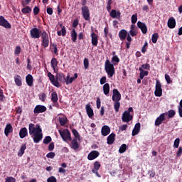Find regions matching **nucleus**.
I'll return each mask as SVG.
<instances>
[{"label": "nucleus", "mask_w": 182, "mask_h": 182, "mask_svg": "<svg viewBox=\"0 0 182 182\" xmlns=\"http://www.w3.org/2000/svg\"><path fill=\"white\" fill-rule=\"evenodd\" d=\"M28 130L29 134L31 136H33V134L41 132V130H42V128H41V126H39V124H37L35 127V124L31 123L28 124Z\"/></svg>", "instance_id": "39448f33"}, {"label": "nucleus", "mask_w": 182, "mask_h": 182, "mask_svg": "<svg viewBox=\"0 0 182 182\" xmlns=\"http://www.w3.org/2000/svg\"><path fill=\"white\" fill-rule=\"evenodd\" d=\"M131 22H132V23H133V25H134V23H136V22H137V14H133L132 16Z\"/></svg>", "instance_id": "8fccbe9b"}, {"label": "nucleus", "mask_w": 182, "mask_h": 182, "mask_svg": "<svg viewBox=\"0 0 182 182\" xmlns=\"http://www.w3.org/2000/svg\"><path fill=\"white\" fill-rule=\"evenodd\" d=\"M114 107L116 112H119V109H120V102L119 101H114Z\"/></svg>", "instance_id": "a18cd8bd"}, {"label": "nucleus", "mask_w": 182, "mask_h": 182, "mask_svg": "<svg viewBox=\"0 0 182 182\" xmlns=\"http://www.w3.org/2000/svg\"><path fill=\"white\" fill-rule=\"evenodd\" d=\"M25 150H26V144H22L21 149L18 152V157H22V156H23Z\"/></svg>", "instance_id": "2f4dec72"}, {"label": "nucleus", "mask_w": 182, "mask_h": 182, "mask_svg": "<svg viewBox=\"0 0 182 182\" xmlns=\"http://www.w3.org/2000/svg\"><path fill=\"white\" fill-rule=\"evenodd\" d=\"M72 133L76 140H80V134H79V132L77 130H76V129H73L72 130Z\"/></svg>", "instance_id": "4c0bfd02"}, {"label": "nucleus", "mask_w": 182, "mask_h": 182, "mask_svg": "<svg viewBox=\"0 0 182 182\" xmlns=\"http://www.w3.org/2000/svg\"><path fill=\"white\" fill-rule=\"evenodd\" d=\"M56 80L61 82V83H66V78L65 77V75L63 73H57L55 75Z\"/></svg>", "instance_id": "5701e85b"}, {"label": "nucleus", "mask_w": 182, "mask_h": 182, "mask_svg": "<svg viewBox=\"0 0 182 182\" xmlns=\"http://www.w3.org/2000/svg\"><path fill=\"white\" fill-rule=\"evenodd\" d=\"M148 46H149V43H147V41H146L144 46L142 47V49H141L142 53H146L147 52Z\"/></svg>", "instance_id": "09e8293b"}, {"label": "nucleus", "mask_w": 182, "mask_h": 182, "mask_svg": "<svg viewBox=\"0 0 182 182\" xmlns=\"http://www.w3.org/2000/svg\"><path fill=\"white\" fill-rule=\"evenodd\" d=\"M105 69L108 77H113V75L116 73L114 65L112 64L109 60H106L105 61Z\"/></svg>", "instance_id": "f03ea898"}, {"label": "nucleus", "mask_w": 182, "mask_h": 182, "mask_svg": "<svg viewBox=\"0 0 182 182\" xmlns=\"http://www.w3.org/2000/svg\"><path fill=\"white\" fill-rule=\"evenodd\" d=\"M14 132V128H12V125L11 124H7L4 129V134L8 137L9 136V133H12Z\"/></svg>", "instance_id": "6ab92c4d"}, {"label": "nucleus", "mask_w": 182, "mask_h": 182, "mask_svg": "<svg viewBox=\"0 0 182 182\" xmlns=\"http://www.w3.org/2000/svg\"><path fill=\"white\" fill-rule=\"evenodd\" d=\"M122 122L123 123H129L133 119V116L130 114H122Z\"/></svg>", "instance_id": "a878e982"}, {"label": "nucleus", "mask_w": 182, "mask_h": 182, "mask_svg": "<svg viewBox=\"0 0 182 182\" xmlns=\"http://www.w3.org/2000/svg\"><path fill=\"white\" fill-rule=\"evenodd\" d=\"M87 4V0H82L81 8L82 16L85 21H90V11H89V7L86 6Z\"/></svg>", "instance_id": "f257e3e1"}, {"label": "nucleus", "mask_w": 182, "mask_h": 182, "mask_svg": "<svg viewBox=\"0 0 182 182\" xmlns=\"http://www.w3.org/2000/svg\"><path fill=\"white\" fill-rule=\"evenodd\" d=\"M180 145V139L178 138L176 139L173 143L174 149H178V146Z\"/></svg>", "instance_id": "3c124183"}, {"label": "nucleus", "mask_w": 182, "mask_h": 182, "mask_svg": "<svg viewBox=\"0 0 182 182\" xmlns=\"http://www.w3.org/2000/svg\"><path fill=\"white\" fill-rule=\"evenodd\" d=\"M42 43L41 45L43 48H48L49 46V36L48 33L43 31L41 33Z\"/></svg>", "instance_id": "423d86ee"}, {"label": "nucleus", "mask_w": 182, "mask_h": 182, "mask_svg": "<svg viewBox=\"0 0 182 182\" xmlns=\"http://www.w3.org/2000/svg\"><path fill=\"white\" fill-rule=\"evenodd\" d=\"M58 93H56V92L53 91L51 93V101L54 103L55 106H56V107H58L59 106V103H58Z\"/></svg>", "instance_id": "dca6fc26"}, {"label": "nucleus", "mask_w": 182, "mask_h": 182, "mask_svg": "<svg viewBox=\"0 0 182 182\" xmlns=\"http://www.w3.org/2000/svg\"><path fill=\"white\" fill-rule=\"evenodd\" d=\"M60 136L62 137L64 141L69 140L70 141L72 140V136H70V131L68 129H65L63 131L58 130Z\"/></svg>", "instance_id": "7ed1b4c3"}, {"label": "nucleus", "mask_w": 182, "mask_h": 182, "mask_svg": "<svg viewBox=\"0 0 182 182\" xmlns=\"http://www.w3.org/2000/svg\"><path fill=\"white\" fill-rule=\"evenodd\" d=\"M19 137L20 139H25V137H28V129H26V127H23L20 129Z\"/></svg>", "instance_id": "aec40b11"}, {"label": "nucleus", "mask_w": 182, "mask_h": 182, "mask_svg": "<svg viewBox=\"0 0 182 182\" xmlns=\"http://www.w3.org/2000/svg\"><path fill=\"white\" fill-rule=\"evenodd\" d=\"M33 140L34 143H39L43 139V134H42V129L36 132V134H33Z\"/></svg>", "instance_id": "9b49d317"}, {"label": "nucleus", "mask_w": 182, "mask_h": 182, "mask_svg": "<svg viewBox=\"0 0 182 182\" xmlns=\"http://www.w3.org/2000/svg\"><path fill=\"white\" fill-rule=\"evenodd\" d=\"M71 147L73 150H77V149H79V143L77 142V139H74L72 141Z\"/></svg>", "instance_id": "7c9ffc66"}, {"label": "nucleus", "mask_w": 182, "mask_h": 182, "mask_svg": "<svg viewBox=\"0 0 182 182\" xmlns=\"http://www.w3.org/2000/svg\"><path fill=\"white\" fill-rule=\"evenodd\" d=\"M139 70L140 72V74H139L140 79L143 80L144 79V76H149V71H145L141 68H139Z\"/></svg>", "instance_id": "c756f323"}, {"label": "nucleus", "mask_w": 182, "mask_h": 182, "mask_svg": "<svg viewBox=\"0 0 182 182\" xmlns=\"http://www.w3.org/2000/svg\"><path fill=\"white\" fill-rule=\"evenodd\" d=\"M182 154V147L180 146L177 153H176V157H180Z\"/></svg>", "instance_id": "338daca9"}, {"label": "nucleus", "mask_w": 182, "mask_h": 182, "mask_svg": "<svg viewBox=\"0 0 182 182\" xmlns=\"http://www.w3.org/2000/svg\"><path fill=\"white\" fill-rule=\"evenodd\" d=\"M112 62L113 65H116V63H119V62H120V58H119L117 55H114L112 58Z\"/></svg>", "instance_id": "37998d69"}, {"label": "nucleus", "mask_w": 182, "mask_h": 182, "mask_svg": "<svg viewBox=\"0 0 182 182\" xmlns=\"http://www.w3.org/2000/svg\"><path fill=\"white\" fill-rule=\"evenodd\" d=\"M154 95L156 97H161L163 96V89L161 88V82L156 80Z\"/></svg>", "instance_id": "20e7f679"}, {"label": "nucleus", "mask_w": 182, "mask_h": 182, "mask_svg": "<svg viewBox=\"0 0 182 182\" xmlns=\"http://www.w3.org/2000/svg\"><path fill=\"white\" fill-rule=\"evenodd\" d=\"M137 26L139 29H141L142 33H144V35H146V33H147V26L146 25V23L141 22V21H138L137 22Z\"/></svg>", "instance_id": "4468645a"}, {"label": "nucleus", "mask_w": 182, "mask_h": 182, "mask_svg": "<svg viewBox=\"0 0 182 182\" xmlns=\"http://www.w3.org/2000/svg\"><path fill=\"white\" fill-rule=\"evenodd\" d=\"M99 168H100V163L97 161L94 163V168L92 170L99 171Z\"/></svg>", "instance_id": "49530a36"}, {"label": "nucleus", "mask_w": 182, "mask_h": 182, "mask_svg": "<svg viewBox=\"0 0 182 182\" xmlns=\"http://www.w3.org/2000/svg\"><path fill=\"white\" fill-rule=\"evenodd\" d=\"M0 26H3L6 29H11V28H12L11 23H9V22H8L3 16H0Z\"/></svg>", "instance_id": "9d476101"}, {"label": "nucleus", "mask_w": 182, "mask_h": 182, "mask_svg": "<svg viewBox=\"0 0 182 182\" xmlns=\"http://www.w3.org/2000/svg\"><path fill=\"white\" fill-rule=\"evenodd\" d=\"M5 96L4 95V90L0 88V102H4Z\"/></svg>", "instance_id": "603ef678"}, {"label": "nucleus", "mask_w": 182, "mask_h": 182, "mask_svg": "<svg viewBox=\"0 0 182 182\" xmlns=\"http://www.w3.org/2000/svg\"><path fill=\"white\" fill-rule=\"evenodd\" d=\"M130 113H133V107H129L127 110L124 111L123 114H130Z\"/></svg>", "instance_id": "052dcab7"}, {"label": "nucleus", "mask_w": 182, "mask_h": 182, "mask_svg": "<svg viewBox=\"0 0 182 182\" xmlns=\"http://www.w3.org/2000/svg\"><path fill=\"white\" fill-rule=\"evenodd\" d=\"M39 11H41V9H39V7L38 6H35L33 8V12L35 16L38 15L39 14Z\"/></svg>", "instance_id": "13d9d810"}, {"label": "nucleus", "mask_w": 182, "mask_h": 182, "mask_svg": "<svg viewBox=\"0 0 182 182\" xmlns=\"http://www.w3.org/2000/svg\"><path fill=\"white\" fill-rule=\"evenodd\" d=\"M85 109L87 114H94L93 109H92L90 104H87L85 107Z\"/></svg>", "instance_id": "58836bf2"}, {"label": "nucleus", "mask_w": 182, "mask_h": 182, "mask_svg": "<svg viewBox=\"0 0 182 182\" xmlns=\"http://www.w3.org/2000/svg\"><path fill=\"white\" fill-rule=\"evenodd\" d=\"M51 68H53L54 72L56 73L58 72V70H56V68H58V59L55 58H52L50 61Z\"/></svg>", "instance_id": "cd10ccee"}, {"label": "nucleus", "mask_w": 182, "mask_h": 182, "mask_svg": "<svg viewBox=\"0 0 182 182\" xmlns=\"http://www.w3.org/2000/svg\"><path fill=\"white\" fill-rule=\"evenodd\" d=\"M47 108L45 107V105H36L34 108L33 112L36 114H39V113H43L45 112H46Z\"/></svg>", "instance_id": "f8f14e48"}, {"label": "nucleus", "mask_w": 182, "mask_h": 182, "mask_svg": "<svg viewBox=\"0 0 182 182\" xmlns=\"http://www.w3.org/2000/svg\"><path fill=\"white\" fill-rule=\"evenodd\" d=\"M103 92L104 95H105L106 96H107V95L110 93V85H109V83H105L103 85Z\"/></svg>", "instance_id": "c85d7f7f"}, {"label": "nucleus", "mask_w": 182, "mask_h": 182, "mask_svg": "<svg viewBox=\"0 0 182 182\" xmlns=\"http://www.w3.org/2000/svg\"><path fill=\"white\" fill-rule=\"evenodd\" d=\"M14 82H15L16 86H22V80H21V75L15 76Z\"/></svg>", "instance_id": "72a5a7b5"}, {"label": "nucleus", "mask_w": 182, "mask_h": 182, "mask_svg": "<svg viewBox=\"0 0 182 182\" xmlns=\"http://www.w3.org/2000/svg\"><path fill=\"white\" fill-rule=\"evenodd\" d=\"M41 33H42V31L37 28H33L30 31V35L33 39H39L41 38Z\"/></svg>", "instance_id": "0eeeda50"}, {"label": "nucleus", "mask_w": 182, "mask_h": 182, "mask_svg": "<svg viewBox=\"0 0 182 182\" xmlns=\"http://www.w3.org/2000/svg\"><path fill=\"white\" fill-rule=\"evenodd\" d=\"M55 156V152H50L46 154L47 159H54Z\"/></svg>", "instance_id": "6e6d98bb"}, {"label": "nucleus", "mask_w": 182, "mask_h": 182, "mask_svg": "<svg viewBox=\"0 0 182 182\" xmlns=\"http://www.w3.org/2000/svg\"><path fill=\"white\" fill-rule=\"evenodd\" d=\"M167 25L170 29H174V28H176V18H174V17L169 18Z\"/></svg>", "instance_id": "2eb2a0df"}, {"label": "nucleus", "mask_w": 182, "mask_h": 182, "mask_svg": "<svg viewBox=\"0 0 182 182\" xmlns=\"http://www.w3.org/2000/svg\"><path fill=\"white\" fill-rule=\"evenodd\" d=\"M126 150H127V145H126L125 144H123L119 147V153H120L122 154L124 153L126 151Z\"/></svg>", "instance_id": "ea45409f"}, {"label": "nucleus", "mask_w": 182, "mask_h": 182, "mask_svg": "<svg viewBox=\"0 0 182 182\" xmlns=\"http://www.w3.org/2000/svg\"><path fill=\"white\" fill-rule=\"evenodd\" d=\"M116 140V134L114 133H111L107 138V144H113Z\"/></svg>", "instance_id": "4be33fe9"}, {"label": "nucleus", "mask_w": 182, "mask_h": 182, "mask_svg": "<svg viewBox=\"0 0 182 182\" xmlns=\"http://www.w3.org/2000/svg\"><path fill=\"white\" fill-rule=\"evenodd\" d=\"M50 141H52V137H50V136H46L43 139L44 144H49Z\"/></svg>", "instance_id": "c03bdc74"}, {"label": "nucleus", "mask_w": 182, "mask_h": 182, "mask_svg": "<svg viewBox=\"0 0 182 182\" xmlns=\"http://www.w3.org/2000/svg\"><path fill=\"white\" fill-rule=\"evenodd\" d=\"M47 75L53 86H55V87H60V84L59 83V81L55 79V75H53V74H52L51 73H48Z\"/></svg>", "instance_id": "1a4fd4ad"}, {"label": "nucleus", "mask_w": 182, "mask_h": 182, "mask_svg": "<svg viewBox=\"0 0 182 182\" xmlns=\"http://www.w3.org/2000/svg\"><path fill=\"white\" fill-rule=\"evenodd\" d=\"M77 39V33H76V30L73 28L71 31V40L73 41V42H76Z\"/></svg>", "instance_id": "473e14b6"}, {"label": "nucleus", "mask_w": 182, "mask_h": 182, "mask_svg": "<svg viewBox=\"0 0 182 182\" xmlns=\"http://www.w3.org/2000/svg\"><path fill=\"white\" fill-rule=\"evenodd\" d=\"M57 34L58 36H66V27L63 26L61 28V31H58Z\"/></svg>", "instance_id": "e433bc0d"}, {"label": "nucleus", "mask_w": 182, "mask_h": 182, "mask_svg": "<svg viewBox=\"0 0 182 182\" xmlns=\"http://www.w3.org/2000/svg\"><path fill=\"white\" fill-rule=\"evenodd\" d=\"M112 100L113 102H120V100H122V94H120L118 89L113 90Z\"/></svg>", "instance_id": "6e6552de"}, {"label": "nucleus", "mask_w": 182, "mask_h": 182, "mask_svg": "<svg viewBox=\"0 0 182 182\" xmlns=\"http://www.w3.org/2000/svg\"><path fill=\"white\" fill-rule=\"evenodd\" d=\"M140 133V123H136L132 130V136H136Z\"/></svg>", "instance_id": "bb28decb"}, {"label": "nucleus", "mask_w": 182, "mask_h": 182, "mask_svg": "<svg viewBox=\"0 0 182 182\" xmlns=\"http://www.w3.org/2000/svg\"><path fill=\"white\" fill-rule=\"evenodd\" d=\"M21 53V46H16L14 50L15 55H19Z\"/></svg>", "instance_id": "0e129e2a"}, {"label": "nucleus", "mask_w": 182, "mask_h": 182, "mask_svg": "<svg viewBox=\"0 0 182 182\" xmlns=\"http://www.w3.org/2000/svg\"><path fill=\"white\" fill-rule=\"evenodd\" d=\"M47 182H58V179L55 176H50L47 179Z\"/></svg>", "instance_id": "5fc2aeb1"}, {"label": "nucleus", "mask_w": 182, "mask_h": 182, "mask_svg": "<svg viewBox=\"0 0 182 182\" xmlns=\"http://www.w3.org/2000/svg\"><path fill=\"white\" fill-rule=\"evenodd\" d=\"M91 38H92V45L93 46H97V43H99V41L97 40V35L92 32L91 33Z\"/></svg>", "instance_id": "393cba45"}, {"label": "nucleus", "mask_w": 182, "mask_h": 182, "mask_svg": "<svg viewBox=\"0 0 182 182\" xmlns=\"http://www.w3.org/2000/svg\"><path fill=\"white\" fill-rule=\"evenodd\" d=\"M117 11L114 9L112 10L111 12H110L111 18H117Z\"/></svg>", "instance_id": "680f3d73"}, {"label": "nucleus", "mask_w": 182, "mask_h": 182, "mask_svg": "<svg viewBox=\"0 0 182 182\" xmlns=\"http://www.w3.org/2000/svg\"><path fill=\"white\" fill-rule=\"evenodd\" d=\"M159 39V33H155L151 36V41L153 43H157V40Z\"/></svg>", "instance_id": "79ce46f5"}, {"label": "nucleus", "mask_w": 182, "mask_h": 182, "mask_svg": "<svg viewBox=\"0 0 182 182\" xmlns=\"http://www.w3.org/2000/svg\"><path fill=\"white\" fill-rule=\"evenodd\" d=\"M73 80H75L73 77H70V75H68L65 78V83L66 85H70V83L73 82Z\"/></svg>", "instance_id": "a19ab883"}, {"label": "nucleus", "mask_w": 182, "mask_h": 182, "mask_svg": "<svg viewBox=\"0 0 182 182\" xmlns=\"http://www.w3.org/2000/svg\"><path fill=\"white\" fill-rule=\"evenodd\" d=\"M129 34L131 36H137V30H130Z\"/></svg>", "instance_id": "69168bd1"}, {"label": "nucleus", "mask_w": 182, "mask_h": 182, "mask_svg": "<svg viewBox=\"0 0 182 182\" xmlns=\"http://www.w3.org/2000/svg\"><path fill=\"white\" fill-rule=\"evenodd\" d=\"M164 120H166V117L164 116V114H161L155 120V126H160V124H161V123H163Z\"/></svg>", "instance_id": "412c9836"}, {"label": "nucleus", "mask_w": 182, "mask_h": 182, "mask_svg": "<svg viewBox=\"0 0 182 182\" xmlns=\"http://www.w3.org/2000/svg\"><path fill=\"white\" fill-rule=\"evenodd\" d=\"M119 38L120 41H124L127 38V31L122 29L119 32Z\"/></svg>", "instance_id": "b1692460"}, {"label": "nucleus", "mask_w": 182, "mask_h": 182, "mask_svg": "<svg viewBox=\"0 0 182 182\" xmlns=\"http://www.w3.org/2000/svg\"><path fill=\"white\" fill-rule=\"evenodd\" d=\"M39 100H41V102H45V100H46V94L45 92L40 94Z\"/></svg>", "instance_id": "de8ad7c7"}, {"label": "nucleus", "mask_w": 182, "mask_h": 182, "mask_svg": "<svg viewBox=\"0 0 182 182\" xmlns=\"http://www.w3.org/2000/svg\"><path fill=\"white\" fill-rule=\"evenodd\" d=\"M100 156V153L97 151H92L89 153L87 156V159L90 161L95 160V159H97V156Z\"/></svg>", "instance_id": "ddd939ff"}, {"label": "nucleus", "mask_w": 182, "mask_h": 182, "mask_svg": "<svg viewBox=\"0 0 182 182\" xmlns=\"http://www.w3.org/2000/svg\"><path fill=\"white\" fill-rule=\"evenodd\" d=\"M101 134H102V136H108V134H110V127L107 125H104L101 129Z\"/></svg>", "instance_id": "a211bd4d"}, {"label": "nucleus", "mask_w": 182, "mask_h": 182, "mask_svg": "<svg viewBox=\"0 0 182 182\" xmlns=\"http://www.w3.org/2000/svg\"><path fill=\"white\" fill-rule=\"evenodd\" d=\"M21 12L22 14H31L32 12V8L29 7L28 6H26V7L21 9Z\"/></svg>", "instance_id": "f704fd0d"}, {"label": "nucleus", "mask_w": 182, "mask_h": 182, "mask_svg": "<svg viewBox=\"0 0 182 182\" xmlns=\"http://www.w3.org/2000/svg\"><path fill=\"white\" fill-rule=\"evenodd\" d=\"M141 68V69H146L147 70H150V64H143Z\"/></svg>", "instance_id": "e2e57ef3"}, {"label": "nucleus", "mask_w": 182, "mask_h": 182, "mask_svg": "<svg viewBox=\"0 0 182 182\" xmlns=\"http://www.w3.org/2000/svg\"><path fill=\"white\" fill-rule=\"evenodd\" d=\"M165 79H166V82H167L168 84H170V83H171V82H173V81L171 80V78L170 77V75H168V74H166V75H165Z\"/></svg>", "instance_id": "bf43d9fd"}, {"label": "nucleus", "mask_w": 182, "mask_h": 182, "mask_svg": "<svg viewBox=\"0 0 182 182\" xmlns=\"http://www.w3.org/2000/svg\"><path fill=\"white\" fill-rule=\"evenodd\" d=\"M26 82L28 86L32 87L33 86V77L31 74H28L26 77Z\"/></svg>", "instance_id": "f3484780"}, {"label": "nucleus", "mask_w": 182, "mask_h": 182, "mask_svg": "<svg viewBox=\"0 0 182 182\" xmlns=\"http://www.w3.org/2000/svg\"><path fill=\"white\" fill-rule=\"evenodd\" d=\"M59 122L60 126H65L68 123V117H63L59 118Z\"/></svg>", "instance_id": "c9c22d12"}, {"label": "nucleus", "mask_w": 182, "mask_h": 182, "mask_svg": "<svg viewBox=\"0 0 182 182\" xmlns=\"http://www.w3.org/2000/svg\"><path fill=\"white\" fill-rule=\"evenodd\" d=\"M16 179L14 177H7L5 182H16Z\"/></svg>", "instance_id": "4d7b16f0"}, {"label": "nucleus", "mask_w": 182, "mask_h": 182, "mask_svg": "<svg viewBox=\"0 0 182 182\" xmlns=\"http://www.w3.org/2000/svg\"><path fill=\"white\" fill-rule=\"evenodd\" d=\"M84 68L85 69H89V59H84Z\"/></svg>", "instance_id": "864d4df0"}, {"label": "nucleus", "mask_w": 182, "mask_h": 182, "mask_svg": "<svg viewBox=\"0 0 182 182\" xmlns=\"http://www.w3.org/2000/svg\"><path fill=\"white\" fill-rule=\"evenodd\" d=\"M106 76H103L102 77H101L100 85H105V83H106Z\"/></svg>", "instance_id": "774afa93"}]
</instances>
